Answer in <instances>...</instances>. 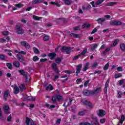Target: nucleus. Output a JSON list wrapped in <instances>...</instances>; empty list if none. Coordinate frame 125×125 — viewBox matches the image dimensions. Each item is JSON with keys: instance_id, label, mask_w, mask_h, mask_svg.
<instances>
[{"instance_id": "obj_16", "label": "nucleus", "mask_w": 125, "mask_h": 125, "mask_svg": "<svg viewBox=\"0 0 125 125\" xmlns=\"http://www.w3.org/2000/svg\"><path fill=\"white\" fill-rule=\"evenodd\" d=\"M83 104H84V105H86V106H88V107H89V108H90L91 109H92V108H93L92 104L87 101H84L83 102Z\"/></svg>"}, {"instance_id": "obj_2", "label": "nucleus", "mask_w": 125, "mask_h": 125, "mask_svg": "<svg viewBox=\"0 0 125 125\" xmlns=\"http://www.w3.org/2000/svg\"><path fill=\"white\" fill-rule=\"evenodd\" d=\"M17 59L20 62L22 63L23 65H27V63H26V61L24 59V58H23V55L20 54H17L16 55Z\"/></svg>"}, {"instance_id": "obj_41", "label": "nucleus", "mask_w": 125, "mask_h": 125, "mask_svg": "<svg viewBox=\"0 0 125 125\" xmlns=\"http://www.w3.org/2000/svg\"><path fill=\"white\" fill-rule=\"evenodd\" d=\"M104 1V0H98L96 2V5H99L101 4V3H102V2H103Z\"/></svg>"}, {"instance_id": "obj_24", "label": "nucleus", "mask_w": 125, "mask_h": 125, "mask_svg": "<svg viewBox=\"0 0 125 125\" xmlns=\"http://www.w3.org/2000/svg\"><path fill=\"white\" fill-rule=\"evenodd\" d=\"M4 111L5 114H9V111L8 109H9V106L8 105H6L3 107Z\"/></svg>"}, {"instance_id": "obj_49", "label": "nucleus", "mask_w": 125, "mask_h": 125, "mask_svg": "<svg viewBox=\"0 0 125 125\" xmlns=\"http://www.w3.org/2000/svg\"><path fill=\"white\" fill-rule=\"evenodd\" d=\"M73 29L74 31H80V30H81L80 26L74 27Z\"/></svg>"}, {"instance_id": "obj_18", "label": "nucleus", "mask_w": 125, "mask_h": 125, "mask_svg": "<svg viewBox=\"0 0 125 125\" xmlns=\"http://www.w3.org/2000/svg\"><path fill=\"white\" fill-rule=\"evenodd\" d=\"M19 89L20 91H21V92H22V91H23V90H26V89H27V87H26V86H25V84L24 83H21V86H19Z\"/></svg>"}, {"instance_id": "obj_58", "label": "nucleus", "mask_w": 125, "mask_h": 125, "mask_svg": "<svg viewBox=\"0 0 125 125\" xmlns=\"http://www.w3.org/2000/svg\"><path fill=\"white\" fill-rule=\"evenodd\" d=\"M6 42V40L3 38L0 39V42H1V43H3V42Z\"/></svg>"}, {"instance_id": "obj_46", "label": "nucleus", "mask_w": 125, "mask_h": 125, "mask_svg": "<svg viewBox=\"0 0 125 125\" xmlns=\"http://www.w3.org/2000/svg\"><path fill=\"white\" fill-rule=\"evenodd\" d=\"M117 98H122V96L123 95V92L119 91L117 93Z\"/></svg>"}, {"instance_id": "obj_48", "label": "nucleus", "mask_w": 125, "mask_h": 125, "mask_svg": "<svg viewBox=\"0 0 125 125\" xmlns=\"http://www.w3.org/2000/svg\"><path fill=\"white\" fill-rule=\"evenodd\" d=\"M109 63L107 62L104 66V70H108V69L109 68Z\"/></svg>"}, {"instance_id": "obj_10", "label": "nucleus", "mask_w": 125, "mask_h": 125, "mask_svg": "<svg viewBox=\"0 0 125 125\" xmlns=\"http://www.w3.org/2000/svg\"><path fill=\"white\" fill-rule=\"evenodd\" d=\"M102 90V88L101 87H99L97 88L95 90L92 91V95H95V94H98L99 92Z\"/></svg>"}, {"instance_id": "obj_59", "label": "nucleus", "mask_w": 125, "mask_h": 125, "mask_svg": "<svg viewBox=\"0 0 125 125\" xmlns=\"http://www.w3.org/2000/svg\"><path fill=\"white\" fill-rule=\"evenodd\" d=\"M96 32H97V29L95 28H94V29L91 32V35H93V34H94L95 33H96Z\"/></svg>"}, {"instance_id": "obj_21", "label": "nucleus", "mask_w": 125, "mask_h": 125, "mask_svg": "<svg viewBox=\"0 0 125 125\" xmlns=\"http://www.w3.org/2000/svg\"><path fill=\"white\" fill-rule=\"evenodd\" d=\"M59 20L60 21V22H61L62 23H67V21L66 20V19L65 18H58L56 19V21H57V22H58V21H59Z\"/></svg>"}, {"instance_id": "obj_4", "label": "nucleus", "mask_w": 125, "mask_h": 125, "mask_svg": "<svg viewBox=\"0 0 125 125\" xmlns=\"http://www.w3.org/2000/svg\"><path fill=\"white\" fill-rule=\"evenodd\" d=\"M25 123L26 124V125H36V121H33V120L31 119L28 117H26L25 119Z\"/></svg>"}, {"instance_id": "obj_44", "label": "nucleus", "mask_w": 125, "mask_h": 125, "mask_svg": "<svg viewBox=\"0 0 125 125\" xmlns=\"http://www.w3.org/2000/svg\"><path fill=\"white\" fill-rule=\"evenodd\" d=\"M0 119L1 120V121H4L5 120L4 119V117H3V115H2V113H1V110L0 108Z\"/></svg>"}, {"instance_id": "obj_53", "label": "nucleus", "mask_w": 125, "mask_h": 125, "mask_svg": "<svg viewBox=\"0 0 125 125\" xmlns=\"http://www.w3.org/2000/svg\"><path fill=\"white\" fill-rule=\"evenodd\" d=\"M43 41H44L45 42H47V41H48V40H49V37L47 36H45L43 37Z\"/></svg>"}, {"instance_id": "obj_5", "label": "nucleus", "mask_w": 125, "mask_h": 125, "mask_svg": "<svg viewBox=\"0 0 125 125\" xmlns=\"http://www.w3.org/2000/svg\"><path fill=\"white\" fill-rule=\"evenodd\" d=\"M10 96V93L9 92V90L7 89L4 92L3 99L4 101H6L7 100V98Z\"/></svg>"}, {"instance_id": "obj_7", "label": "nucleus", "mask_w": 125, "mask_h": 125, "mask_svg": "<svg viewBox=\"0 0 125 125\" xmlns=\"http://www.w3.org/2000/svg\"><path fill=\"white\" fill-rule=\"evenodd\" d=\"M21 44L22 45V46H24L26 49H30V48H31V45L26 41L21 42Z\"/></svg>"}, {"instance_id": "obj_19", "label": "nucleus", "mask_w": 125, "mask_h": 125, "mask_svg": "<svg viewBox=\"0 0 125 125\" xmlns=\"http://www.w3.org/2000/svg\"><path fill=\"white\" fill-rule=\"evenodd\" d=\"M19 91H20V89L19 88V87L17 86V85H15L14 88V94H18L19 93Z\"/></svg>"}, {"instance_id": "obj_60", "label": "nucleus", "mask_w": 125, "mask_h": 125, "mask_svg": "<svg viewBox=\"0 0 125 125\" xmlns=\"http://www.w3.org/2000/svg\"><path fill=\"white\" fill-rule=\"evenodd\" d=\"M117 70H118V72H123V68L121 66L117 67Z\"/></svg>"}, {"instance_id": "obj_61", "label": "nucleus", "mask_w": 125, "mask_h": 125, "mask_svg": "<svg viewBox=\"0 0 125 125\" xmlns=\"http://www.w3.org/2000/svg\"><path fill=\"white\" fill-rule=\"evenodd\" d=\"M61 123V119H58L56 121V125H60V123Z\"/></svg>"}, {"instance_id": "obj_17", "label": "nucleus", "mask_w": 125, "mask_h": 125, "mask_svg": "<svg viewBox=\"0 0 125 125\" xmlns=\"http://www.w3.org/2000/svg\"><path fill=\"white\" fill-rule=\"evenodd\" d=\"M24 98H26V100L28 101H35V100H36V98H35V97L28 96L27 95H26L25 97H24Z\"/></svg>"}, {"instance_id": "obj_37", "label": "nucleus", "mask_w": 125, "mask_h": 125, "mask_svg": "<svg viewBox=\"0 0 125 125\" xmlns=\"http://www.w3.org/2000/svg\"><path fill=\"white\" fill-rule=\"evenodd\" d=\"M52 68L53 70H57V63H53L52 64Z\"/></svg>"}, {"instance_id": "obj_32", "label": "nucleus", "mask_w": 125, "mask_h": 125, "mask_svg": "<svg viewBox=\"0 0 125 125\" xmlns=\"http://www.w3.org/2000/svg\"><path fill=\"white\" fill-rule=\"evenodd\" d=\"M97 21H98V23L99 24H101L102 22H104L105 21V19L104 18H99L98 20H96Z\"/></svg>"}, {"instance_id": "obj_51", "label": "nucleus", "mask_w": 125, "mask_h": 125, "mask_svg": "<svg viewBox=\"0 0 125 125\" xmlns=\"http://www.w3.org/2000/svg\"><path fill=\"white\" fill-rule=\"evenodd\" d=\"M88 83H89V80H87L84 83V86H85V87H87Z\"/></svg>"}, {"instance_id": "obj_23", "label": "nucleus", "mask_w": 125, "mask_h": 125, "mask_svg": "<svg viewBox=\"0 0 125 125\" xmlns=\"http://www.w3.org/2000/svg\"><path fill=\"white\" fill-rule=\"evenodd\" d=\"M44 0H35L32 1L33 4H39V3H42L43 2Z\"/></svg>"}, {"instance_id": "obj_8", "label": "nucleus", "mask_w": 125, "mask_h": 125, "mask_svg": "<svg viewBox=\"0 0 125 125\" xmlns=\"http://www.w3.org/2000/svg\"><path fill=\"white\" fill-rule=\"evenodd\" d=\"M97 115L98 117H104L105 115H106V111L103 109H99V110L97 111Z\"/></svg>"}, {"instance_id": "obj_31", "label": "nucleus", "mask_w": 125, "mask_h": 125, "mask_svg": "<svg viewBox=\"0 0 125 125\" xmlns=\"http://www.w3.org/2000/svg\"><path fill=\"white\" fill-rule=\"evenodd\" d=\"M57 64H60L62 62V59L61 58H57L55 60Z\"/></svg>"}, {"instance_id": "obj_47", "label": "nucleus", "mask_w": 125, "mask_h": 125, "mask_svg": "<svg viewBox=\"0 0 125 125\" xmlns=\"http://www.w3.org/2000/svg\"><path fill=\"white\" fill-rule=\"evenodd\" d=\"M118 83L119 85H122L123 83H125V79H122L118 81Z\"/></svg>"}, {"instance_id": "obj_29", "label": "nucleus", "mask_w": 125, "mask_h": 125, "mask_svg": "<svg viewBox=\"0 0 125 125\" xmlns=\"http://www.w3.org/2000/svg\"><path fill=\"white\" fill-rule=\"evenodd\" d=\"M119 42L120 40L119 39H115L114 40V42L111 45V47H113L114 46H116L118 43H119Z\"/></svg>"}, {"instance_id": "obj_36", "label": "nucleus", "mask_w": 125, "mask_h": 125, "mask_svg": "<svg viewBox=\"0 0 125 125\" xmlns=\"http://www.w3.org/2000/svg\"><path fill=\"white\" fill-rule=\"evenodd\" d=\"M114 77L115 79H119V78H122V77H123V75L122 73H118L116 74Z\"/></svg>"}, {"instance_id": "obj_14", "label": "nucleus", "mask_w": 125, "mask_h": 125, "mask_svg": "<svg viewBox=\"0 0 125 125\" xmlns=\"http://www.w3.org/2000/svg\"><path fill=\"white\" fill-rule=\"evenodd\" d=\"M109 83H110V79H108L105 83L104 88V93H107V90L108 89V85H109Z\"/></svg>"}, {"instance_id": "obj_22", "label": "nucleus", "mask_w": 125, "mask_h": 125, "mask_svg": "<svg viewBox=\"0 0 125 125\" xmlns=\"http://www.w3.org/2000/svg\"><path fill=\"white\" fill-rule=\"evenodd\" d=\"M120 48L121 50V51L123 52H125V43H121L119 45Z\"/></svg>"}, {"instance_id": "obj_25", "label": "nucleus", "mask_w": 125, "mask_h": 125, "mask_svg": "<svg viewBox=\"0 0 125 125\" xmlns=\"http://www.w3.org/2000/svg\"><path fill=\"white\" fill-rule=\"evenodd\" d=\"M91 26V24H87L86 23H84L83 25L82 26V29H84L85 28L86 29H88L89 27Z\"/></svg>"}, {"instance_id": "obj_33", "label": "nucleus", "mask_w": 125, "mask_h": 125, "mask_svg": "<svg viewBox=\"0 0 125 125\" xmlns=\"http://www.w3.org/2000/svg\"><path fill=\"white\" fill-rule=\"evenodd\" d=\"M6 65L7 66L8 69H9L10 70H12V64H11V63L7 62L6 63Z\"/></svg>"}, {"instance_id": "obj_39", "label": "nucleus", "mask_w": 125, "mask_h": 125, "mask_svg": "<svg viewBox=\"0 0 125 125\" xmlns=\"http://www.w3.org/2000/svg\"><path fill=\"white\" fill-rule=\"evenodd\" d=\"M110 24L111 25V26H116L117 21H111Z\"/></svg>"}, {"instance_id": "obj_42", "label": "nucleus", "mask_w": 125, "mask_h": 125, "mask_svg": "<svg viewBox=\"0 0 125 125\" xmlns=\"http://www.w3.org/2000/svg\"><path fill=\"white\" fill-rule=\"evenodd\" d=\"M39 60L40 58H39V57L37 56H35L33 58V61H34V62H37V61H38V60Z\"/></svg>"}, {"instance_id": "obj_62", "label": "nucleus", "mask_w": 125, "mask_h": 125, "mask_svg": "<svg viewBox=\"0 0 125 125\" xmlns=\"http://www.w3.org/2000/svg\"><path fill=\"white\" fill-rule=\"evenodd\" d=\"M125 115H121V121H122V122H125Z\"/></svg>"}, {"instance_id": "obj_27", "label": "nucleus", "mask_w": 125, "mask_h": 125, "mask_svg": "<svg viewBox=\"0 0 125 125\" xmlns=\"http://www.w3.org/2000/svg\"><path fill=\"white\" fill-rule=\"evenodd\" d=\"M13 66L16 67V68H19L20 67V63L19 62L15 61L13 63Z\"/></svg>"}, {"instance_id": "obj_45", "label": "nucleus", "mask_w": 125, "mask_h": 125, "mask_svg": "<svg viewBox=\"0 0 125 125\" xmlns=\"http://www.w3.org/2000/svg\"><path fill=\"white\" fill-rule=\"evenodd\" d=\"M85 112H86V110H85L82 111H80L79 112L78 115L79 116H83V115L85 114Z\"/></svg>"}, {"instance_id": "obj_35", "label": "nucleus", "mask_w": 125, "mask_h": 125, "mask_svg": "<svg viewBox=\"0 0 125 125\" xmlns=\"http://www.w3.org/2000/svg\"><path fill=\"white\" fill-rule=\"evenodd\" d=\"M56 97L59 102H60L62 100V96L60 95H56Z\"/></svg>"}, {"instance_id": "obj_50", "label": "nucleus", "mask_w": 125, "mask_h": 125, "mask_svg": "<svg viewBox=\"0 0 125 125\" xmlns=\"http://www.w3.org/2000/svg\"><path fill=\"white\" fill-rule=\"evenodd\" d=\"M0 59L3 61L5 60V56H4L3 54L0 55Z\"/></svg>"}, {"instance_id": "obj_54", "label": "nucleus", "mask_w": 125, "mask_h": 125, "mask_svg": "<svg viewBox=\"0 0 125 125\" xmlns=\"http://www.w3.org/2000/svg\"><path fill=\"white\" fill-rule=\"evenodd\" d=\"M82 82H83V81L82 80V79L81 78H79V79H77V80H76V83H77V84L81 83H82Z\"/></svg>"}, {"instance_id": "obj_20", "label": "nucleus", "mask_w": 125, "mask_h": 125, "mask_svg": "<svg viewBox=\"0 0 125 125\" xmlns=\"http://www.w3.org/2000/svg\"><path fill=\"white\" fill-rule=\"evenodd\" d=\"M110 50H111V48L110 47L106 48L105 49V50L103 53H102L101 55L102 56H105V55H106V53H108V52H109Z\"/></svg>"}, {"instance_id": "obj_57", "label": "nucleus", "mask_w": 125, "mask_h": 125, "mask_svg": "<svg viewBox=\"0 0 125 125\" xmlns=\"http://www.w3.org/2000/svg\"><path fill=\"white\" fill-rule=\"evenodd\" d=\"M105 122H106V119L105 118L101 119L100 120V123H101V124H104Z\"/></svg>"}, {"instance_id": "obj_52", "label": "nucleus", "mask_w": 125, "mask_h": 125, "mask_svg": "<svg viewBox=\"0 0 125 125\" xmlns=\"http://www.w3.org/2000/svg\"><path fill=\"white\" fill-rule=\"evenodd\" d=\"M121 25H123V22L118 21H116V26H121Z\"/></svg>"}, {"instance_id": "obj_12", "label": "nucleus", "mask_w": 125, "mask_h": 125, "mask_svg": "<svg viewBox=\"0 0 125 125\" xmlns=\"http://www.w3.org/2000/svg\"><path fill=\"white\" fill-rule=\"evenodd\" d=\"M47 56L48 57L50 58V60H53V59H54V58L57 56V54L54 52H52L48 54Z\"/></svg>"}, {"instance_id": "obj_43", "label": "nucleus", "mask_w": 125, "mask_h": 125, "mask_svg": "<svg viewBox=\"0 0 125 125\" xmlns=\"http://www.w3.org/2000/svg\"><path fill=\"white\" fill-rule=\"evenodd\" d=\"M57 100V99L56 98V95L55 96L52 97V101L53 103H54V104L56 103Z\"/></svg>"}, {"instance_id": "obj_38", "label": "nucleus", "mask_w": 125, "mask_h": 125, "mask_svg": "<svg viewBox=\"0 0 125 125\" xmlns=\"http://www.w3.org/2000/svg\"><path fill=\"white\" fill-rule=\"evenodd\" d=\"M98 47V44H93V46L91 47V50L93 51L95 49H96L97 47Z\"/></svg>"}, {"instance_id": "obj_1", "label": "nucleus", "mask_w": 125, "mask_h": 125, "mask_svg": "<svg viewBox=\"0 0 125 125\" xmlns=\"http://www.w3.org/2000/svg\"><path fill=\"white\" fill-rule=\"evenodd\" d=\"M86 53H87V48H85L81 53L74 56V57L73 58V60H77L78 58L81 57V56H85V54H86Z\"/></svg>"}, {"instance_id": "obj_34", "label": "nucleus", "mask_w": 125, "mask_h": 125, "mask_svg": "<svg viewBox=\"0 0 125 125\" xmlns=\"http://www.w3.org/2000/svg\"><path fill=\"white\" fill-rule=\"evenodd\" d=\"M33 49L34 53H35L36 54H39V53H40V51L39 50L38 48L34 47L33 48Z\"/></svg>"}, {"instance_id": "obj_15", "label": "nucleus", "mask_w": 125, "mask_h": 125, "mask_svg": "<svg viewBox=\"0 0 125 125\" xmlns=\"http://www.w3.org/2000/svg\"><path fill=\"white\" fill-rule=\"evenodd\" d=\"M83 94L85 96H89V95H92V91L91 90H85L83 92Z\"/></svg>"}, {"instance_id": "obj_64", "label": "nucleus", "mask_w": 125, "mask_h": 125, "mask_svg": "<svg viewBox=\"0 0 125 125\" xmlns=\"http://www.w3.org/2000/svg\"><path fill=\"white\" fill-rule=\"evenodd\" d=\"M2 34L3 36H7V35H9V33L8 31H3Z\"/></svg>"}, {"instance_id": "obj_28", "label": "nucleus", "mask_w": 125, "mask_h": 125, "mask_svg": "<svg viewBox=\"0 0 125 125\" xmlns=\"http://www.w3.org/2000/svg\"><path fill=\"white\" fill-rule=\"evenodd\" d=\"M65 5H70L72 3V0H62Z\"/></svg>"}, {"instance_id": "obj_11", "label": "nucleus", "mask_w": 125, "mask_h": 125, "mask_svg": "<svg viewBox=\"0 0 125 125\" xmlns=\"http://www.w3.org/2000/svg\"><path fill=\"white\" fill-rule=\"evenodd\" d=\"M68 34L69 37H73L75 39H80V36L78 34L73 33L70 31H68Z\"/></svg>"}, {"instance_id": "obj_40", "label": "nucleus", "mask_w": 125, "mask_h": 125, "mask_svg": "<svg viewBox=\"0 0 125 125\" xmlns=\"http://www.w3.org/2000/svg\"><path fill=\"white\" fill-rule=\"evenodd\" d=\"M33 17L34 20H35L36 21H39V20H41V18L36 15H33Z\"/></svg>"}, {"instance_id": "obj_56", "label": "nucleus", "mask_w": 125, "mask_h": 125, "mask_svg": "<svg viewBox=\"0 0 125 125\" xmlns=\"http://www.w3.org/2000/svg\"><path fill=\"white\" fill-rule=\"evenodd\" d=\"M47 59H40V62H41L42 63H44V62L47 61Z\"/></svg>"}, {"instance_id": "obj_63", "label": "nucleus", "mask_w": 125, "mask_h": 125, "mask_svg": "<svg viewBox=\"0 0 125 125\" xmlns=\"http://www.w3.org/2000/svg\"><path fill=\"white\" fill-rule=\"evenodd\" d=\"M98 63H97V62H95L94 63H93L92 64V67L93 68H95L97 66H98Z\"/></svg>"}, {"instance_id": "obj_26", "label": "nucleus", "mask_w": 125, "mask_h": 125, "mask_svg": "<svg viewBox=\"0 0 125 125\" xmlns=\"http://www.w3.org/2000/svg\"><path fill=\"white\" fill-rule=\"evenodd\" d=\"M53 90L54 89V88L53 87V86L51 85V84H49L48 86H47L45 88V90Z\"/></svg>"}, {"instance_id": "obj_6", "label": "nucleus", "mask_w": 125, "mask_h": 125, "mask_svg": "<svg viewBox=\"0 0 125 125\" xmlns=\"http://www.w3.org/2000/svg\"><path fill=\"white\" fill-rule=\"evenodd\" d=\"M16 29L18 35H23L24 34V30L20 25H16Z\"/></svg>"}, {"instance_id": "obj_13", "label": "nucleus", "mask_w": 125, "mask_h": 125, "mask_svg": "<svg viewBox=\"0 0 125 125\" xmlns=\"http://www.w3.org/2000/svg\"><path fill=\"white\" fill-rule=\"evenodd\" d=\"M92 119H93V120L95 121L94 123H93V121L91 122V124H92V125H100L99 124V122H98V119H97V117L92 116Z\"/></svg>"}, {"instance_id": "obj_3", "label": "nucleus", "mask_w": 125, "mask_h": 125, "mask_svg": "<svg viewBox=\"0 0 125 125\" xmlns=\"http://www.w3.org/2000/svg\"><path fill=\"white\" fill-rule=\"evenodd\" d=\"M65 50H66V54H70V53H71L72 49H71V47L63 46L61 49V51H62V52H64Z\"/></svg>"}, {"instance_id": "obj_55", "label": "nucleus", "mask_w": 125, "mask_h": 125, "mask_svg": "<svg viewBox=\"0 0 125 125\" xmlns=\"http://www.w3.org/2000/svg\"><path fill=\"white\" fill-rule=\"evenodd\" d=\"M11 119H12V117H11V114H10L7 118V122H11Z\"/></svg>"}, {"instance_id": "obj_30", "label": "nucleus", "mask_w": 125, "mask_h": 125, "mask_svg": "<svg viewBox=\"0 0 125 125\" xmlns=\"http://www.w3.org/2000/svg\"><path fill=\"white\" fill-rule=\"evenodd\" d=\"M19 73H20V74H21L22 76H24V78H27V74L25 73V71L21 69L19 70Z\"/></svg>"}, {"instance_id": "obj_9", "label": "nucleus", "mask_w": 125, "mask_h": 125, "mask_svg": "<svg viewBox=\"0 0 125 125\" xmlns=\"http://www.w3.org/2000/svg\"><path fill=\"white\" fill-rule=\"evenodd\" d=\"M82 67H83V64H79L77 66L76 68V77L79 76V73H81V71H82Z\"/></svg>"}]
</instances>
